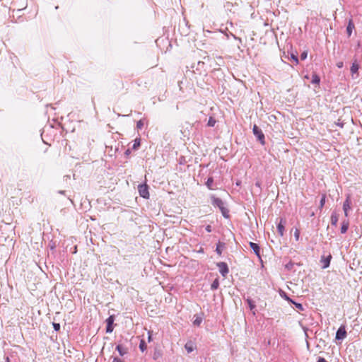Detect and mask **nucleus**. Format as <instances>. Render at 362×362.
I'll return each instance as SVG.
<instances>
[{"label": "nucleus", "mask_w": 362, "mask_h": 362, "mask_svg": "<svg viewBox=\"0 0 362 362\" xmlns=\"http://www.w3.org/2000/svg\"><path fill=\"white\" fill-rule=\"evenodd\" d=\"M252 132L254 135L256 136L257 139L260 142L262 145H264L265 144V137L262 131L255 124L252 128Z\"/></svg>", "instance_id": "nucleus-1"}, {"label": "nucleus", "mask_w": 362, "mask_h": 362, "mask_svg": "<svg viewBox=\"0 0 362 362\" xmlns=\"http://www.w3.org/2000/svg\"><path fill=\"white\" fill-rule=\"evenodd\" d=\"M138 190L139 195L144 198V199H148L149 198V192H148V186L146 183L141 184L138 186Z\"/></svg>", "instance_id": "nucleus-2"}, {"label": "nucleus", "mask_w": 362, "mask_h": 362, "mask_svg": "<svg viewBox=\"0 0 362 362\" xmlns=\"http://www.w3.org/2000/svg\"><path fill=\"white\" fill-rule=\"evenodd\" d=\"M347 333L344 325H341L336 332V340L341 341L346 337Z\"/></svg>", "instance_id": "nucleus-3"}, {"label": "nucleus", "mask_w": 362, "mask_h": 362, "mask_svg": "<svg viewBox=\"0 0 362 362\" xmlns=\"http://www.w3.org/2000/svg\"><path fill=\"white\" fill-rule=\"evenodd\" d=\"M216 266L218 267L219 272L222 275V276L226 277V276L229 273L228 264L224 262H218L216 264Z\"/></svg>", "instance_id": "nucleus-4"}, {"label": "nucleus", "mask_w": 362, "mask_h": 362, "mask_svg": "<svg viewBox=\"0 0 362 362\" xmlns=\"http://www.w3.org/2000/svg\"><path fill=\"white\" fill-rule=\"evenodd\" d=\"M114 321H115L114 315H110L106 319L105 322L107 324V326H106V332L107 333L112 332L113 329H114V327H113Z\"/></svg>", "instance_id": "nucleus-5"}, {"label": "nucleus", "mask_w": 362, "mask_h": 362, "mask_svg": "<svg viewBox=\"0 0 362 362\" xmlns=\"http://www.w3.org/2000/svg\"><path fill=\"white\" fill-rule=\"evenodd\" d=\"M351 204L350 195L348 194L346 200L343 203V210L346 217L349 216V210L351 209Z\"/></svg>", "instance_id": "nucleus-6"}, {"label": "nucleus", "mask_w": 362, "mask_h": 362, "mask_svg": "<svg viewBox=\"0 0 362 362\" xmlns=\"http://www.w3.org/2000/svg\"><path fill=\"white\" fill-rule=\"evenodd\" d=\"M332 258V257L330 254L327 256L322 255L321 257L320 262L322 263V269H326L329 267L330 261H331Z\"/></svg>", "instance_id": "nucleus-7"}, {"label": "nucleus", "mask_w": 362, "mask_h": 362, "mask_svg": "<svg viewBox=\"0 0 362 362\" xmlns=\"http://www.w3.org/2000/svg\"><path fill=\"white\" fill-rule=\"evenodd\" d=\"M286 223V221L284 218H280V221L277 225V230L280 236H283L285 230V225Z\"/></svg>", "instance_id": "nucleus-8"}, {"label": "nucleus", "mask_w": 362, "mask_h": 362, "mask_svg": "<svg viewBox=\"0 0 362 362\" xmlns=\"http://www.w3.org/2000/svg\"><path fill=\"white\" fill-rule=\"evenodd\" d=\"M249 245H250L251 249L254 251L255 254L259 258H260L261 257V256H260V247L259 246V245L257 244V243H252V242H250Z\"/></svg>", "instance_id": "nucleus-9"}, {"label": "nucleus", "mask_w": 362, "mask_h": 362, "mask_svg": "<svg viewBox=\"0 0 362 362\" xmlns=\"http://www.w3.org/2000/svg\"><path fill=\"white\" fill-rule=\"evenodd\" d=\"M211 199H212V204L215 206L218 207L219 209H221V207H223V206H225L224 202L220 198H218L216 197H212Z\"/></svg>", "instance_id": "nucleus-10"}, {"label": "nucleus", "mask_w": 362, "mask_h": 362, "mask_svg": "<svg viewBox=\"0 0 362 362\" xmlns=\"http://www.w3.org/2000/svg\"><path fill=\"white\" fill-rule=\"evenodd\" d=\"M355 29V25L351 18L349 19L347 26H346V33L349 37H350L352 34L353 30Z\"/></svg>", "instance_id": "nucleus-11"}, {"label": "nucleus", "mask_w": 362, "mask_h": 362, "mask_svg": "<svg viewBox=\"0 0 362 362\" xmlns=\"http://www.w3.org/2000/svg\"><path fill=\"white\" fill-rule=\"evenodd\" d=\"M225 247H226V244L224 243H223V242L219 241L216 244V252L218 255H221L222 252H223V250L225 248Z\"/></svg>", "instance_id": "nucleus-12"}, {"label": "nucleus", "mask_w": 362, "mask_h": 362, "mask_svg": "<svg viewBox=\"0 0 362 362\" xmlns=\"http://www.w3.org/2000/svg\"><path fill=\"white\" fill-rule=\"evenodd\" d=\"M349 226V222L348 220L343 221L341 226V233H346L348 230Z\"/></svg>", "instance_id": "nucleus-13"}, {"label": "nucleus", "mask_w": 362, "mask_h": 362, "mask_svg": "<svg viewBox=\"0 0 362 362\" xmlns=\"http://www.w3.org/2000/svg\"><path fill=\"white\" fill-rule=\"evenodd\" d=\"M359 69V65L356 62H354L352 63L350 71L351 73V75L354 76L355 74L358 73V71Z\"/></svg>", "instance_id": "nucleus-14"}, {"label": "nucleus", "mask_w": 362, "mask_h": 362, "mask_svg": "<svg viewBox=\"0 0 362 362\" xmlns=\"http://www.w3.org/2000/svg\"><path fill=\"white\" fill-rule=\"evenodd\" d=\"M339 220V215L336 212H332L331 215V224L337 226Z\"/></svg>", "instance_id": "nucleus-15"}, {"label": "nucleus", "mask_w": 362, "mask_h": 362, "mask_svg": "<svg viewBox=\"0 0 362 362\" xmlns=\"http://www.w3.org/2000/svg\"><path fill=\"white\" fill-rule=\"evenodd\" d=\"M194 317L193 325L197 327L200 326L203 320L202 317L199 315H194Z\"/></svg>", "instance_id": "nucleus-16"}, {"label": "nucleus", "mask_w": 362, "mask_h": 362, "mask_svg": "<svg viewBox=\"0 0 362 362\" xmlns=\"http://www.w3.org/2000/svg\"><path fill=\"white\" fill-rule=\"evenodd\" d=\"M206 185L211 190L216 189V187L214 186V178L212 177L208 178Z\"/></svg>", "instance_id": "nucleus-17"}, {"label": "nucleus", "mask_w": 362, "mask_h": 362, "mask_svg": "<svg viewBox=\"0 0 362 362\" xmlns=\"http://www.w3.org/2000/svg\"><path fill=\"white\" fill-rule=\"evenodd\" d=\"M116 350L119 352L121 356H123L124 354L127 353V349L123 348L120 344L116 346Z\"/></svg>", "instance_id": "nucleus-18"}, {"label": "nucleus", "mask_w": 362, "mask_h": 362, "mask_svg": "<svg viewBox=\"0 0 362 362\" xmlns=\"http://www.w3.org/2000/svg\"><path fill=\"white\" fill-rule=\"evenodd\" d=\"M141 146V139L136 138L134 141V144L132 146L133 150H137Z\"/></svg>", "instance_id": "nucleus-19"}, {"label": "nucleus", "mask_w": 362, "mask_h": 362, "mask_svg": "<svg viewBox=\"0 0 362 362\" xmlns=\"http://www.w3.org/2000/svg\"><path fill=\"white\" fill-rule=\"evenodd\" d=\"M220 211L223 217L226 218H229V211L225 206L221 207Z\"/></svg>", "instance_id": "nucleus-20"}, {"label": "nucleus", "mask_w": 362, "mask_h": 362, "mask_svg": "<svg viewBox=\"0 0 362 362\" xmlns=\"http://www.w3.org/2000/svg\"><path fill=\"white\" fill-rule=\"evenodd\" d=\"M320 82V76L316 74H313L312 76L311 83L313 84H319Z\"/></svg>", "instance_id": "nucleus-21"}, {"label": "nucleus", "mask_w": 362, "mask_h": 362, "mask_svg": "<svg viewBox=\"0 0 362 362\" xmlns=\"http://www.w3.org/2000/svg\"><path fill=\"white\" fill-rule=\"evenodd\" d=\"M295 263L292 261H289L287 264H285V269L288 271H291L293 269V266Z\"/></svg>", "instance_id": "nucleus-22"}, {"label": "nucleus", "mask_w": 362, "mask_h": 362, "mask_svg": "<svg viewBox=\"0 0 362 362\" xmlns=\"http://www.w3.org/2000/svg\"><path fill=\"white\" fill-rule=\"evenodd\" d=\"M219 281L218 279H216L211 285V290H216L218 288Z\"/></svg>", "instance_id": "nucleus-23"}, {"label": "nucleus", "mask_w": 362, "mask_h": 362, "mask_svg": "<svg viewBox=\"0 0 362 362\" xmlns=\"http://www.w3.org/2000/svg\"><path fill=\"white\" fill-rule=\"evenodd\" d=\"M216 123V120L213 117H210L208 120L207 126L210 127H214Z\"/></svg>", "instance_id": "nucleus-24"}, {"label": "nucleus", "mask_w": 362, "mask_h": 362, "mask_svg": "<svg viewBox=\"0 0 362 362\" xmlns=\"http://www.w3.org/2000/svg\"><path fill=\"white\" fill-rule=\"evenodd\" d=\"M246 301L248 304V306H249L250 310H253L255 308V304L254 301L250 298H247L246 300Z\"/></svg>", "instance_id": "nucleus-25"}, {"label": "nucleus", "mask_w": 362, "mask_h": 362, "mask_svg": "<svg viewBox=\"0 0 362 362\" xmlns=\"http://www.w3.org/2000/svg\"><path fill=\"white\" fill-rule=\"evenodd\" d=\"M147 348V345L146 344V342L144 341V340H141L140 341V344H139V349L140 350L144 352Z\"/></svg>", "instance_id": "nucleus-26"}, {"label": "nucleus", "mask_w": 362, "mask_h": 362, "mask_svg": "<svg viewBox=\"0 0 362 362\" xmlns=\"http://www.w3.org/2000/svg\"><path fill=\"white\" fill-rule=\"evenodd\" d=\"M185 349L187 350V351L188 353H191L192 351H193L194 350V347L192 346V343H187L185 345Z\"/></svg>", "instance_id": "nucleus-27"}, {"label": "nucleus", "mask_w": 362, "mask_h": 362, "mask_svg": "<svg viewBox=\"0 0 362 362\" xmlns=\"http://www.w3.org/2000/svg\"><path fill=\"white\" fill-rule=\"evenodd\" d=\"M325 200H326V194H323L322 195V197H321V199L320 202V209L323 208V206H325Z\"/></svg>", "instance_id": "nucleus-28"}, {"label": "nucleus", "mask_w": 362, "mask_h": 362, "mask_svg": "<svg viewBox=\"0 0 362 362\" xmlns=\"http://www.w3.org/2000/svg\"><path fill=\"white\" fill-rule=\"evenodd\" d=\"M292 303L295 305V307L299 310H303L304 308H303V306L301 303H297V302H295V301H292Z\"/></svg>", "instance_id": "nucleus-29"}, {"label": "nucleus", "mask_w": 362, "mask_h": 362, "mask_svg": "<svg viewBox=\"0 0 362 362\" xmlns=\"http://www.w3.org/2000/svg\"><path fill=\"white\" fill-rule=\"evenodd\" d=\"M291 59L295 62L296 64H298V56L293 53H292L291 54Z\"/></svg>", "instance_id": "nucleus-30"}, {"label": "nucleus", "mask_w": 362, "mask_h": 362, "mask_svg": "<svg viewBox=\"0 0 362 362\" xmlns=\"http://www.w3.org/2000/svg\"><path fill=\"white\" fill-rule=\"evenodd\" d=\"M144 127V121L143 119H140L136 123L137 129H141Z\"/></svg>", "instance_id": "nucleus-31"}, {"label": "nucleus", "mask_w": 362, "mask_h": 362, "mask_svg": "<svg viewBox=\"0 0 362 362\" xmlns=\"http://www.w3.org/2000/svg\"><path fill=\"white\" fill-rule=\"evenodd\" d=\"M294 237H295V239H296V241H298L299 240V237H300V230H299V229L296 228L295 232H294Z\"/></svg>", "instance_id": "nucleus-32"}, {"label": "nucleus", "mask_w": 362, "mask_h": 362, "mask_svg": "<svg viewBox=\"0 0 362 362\" xmlns=\"http://www.w3.org/2000/svg\"><path fill=\"white\" fill-rule=\"evenodd\" d=\"M52 325H53V328L55 331H57V332L59 331V329H60V324L59 323L53 322Z\"/></svg>", "instance_id": "nucleus-33"}, {"label": "nucleus", "mask_w": 362, "mask_h": 362, "mask_svg": "<svg viewBox=\"0 0 362 362\" xmlns=\"http://www.w3.org/2000/svg\"><path fill=\"white\" fill-rule=\"evenodd\" d=\"M307 56H308L307 52L305 51V52H302L300 54V59L305 60L307 58Z\"/></svg>", "instance_id": "nucleus-34"}, {"label": "nucleus", "mask_w": 362, "mask_h": 362, "mask_svg": "<svg viewBox=\"0 0 362 362\" xmlns=\"http://www.w3.org/2000/svg\"><path fill=\"white\" fill-rule=\"evenodd\" d=\"M112 362H123V361L118 357H115Z\"/></svg>", "instance_id": "nucleus-35"}, {"label": "nucleus", "mask_w": 362, "mask_h": 362, "mask_svg": "<svg viewBox=\"0 0 362 362\" xmlns=\"http://www.w3.org/2000/svg\"><path fill=\"white\" fill-rule=\"evenodd\" d=\"M317 362H327L324 358L319 357Z\"/></svg>", "instance_id": "nucleus-36"}, {"label": "nucleus", "mask_w": 362, "mask_h": 362, "mask_svg": "<svg viewBox=\"0 0 362 362\" xmlns=\"http://www.w3.org/2000/svg\"><path fill=\"white\" fill-rule=\"evenodd\" d=\"M206 230L209 233L211 232V226L210 225L206 226Z\"/></svg>", "instance_id": "nucleus-37"}, {"label": "nucleus", "mask_w": 362, "mask_h": 362, "mask_svg": "<svg viewBox=\"0 0 362 362\" xmlns=\"http://www.w3.org/2000/svg\"><path fill=\"white\" fill-rule=\"evenodd\" d=\"M337 66L338 68H341L343 66V62H340L337 64Z\"/></svg>", "instance_id": "nucleus-38"}, {"label": "nucleus", "mask_w": 362, "mask_h": 362, "mask_svg": "<svg viewBox=\"0 0 362 362\" xmlns=\"http://www.w3.org/2000/svg\"><path fill=\"white\" fill-rule=\"evenodd\" d=\"M285 299L287 300L288 301L291 302L292 303V301H293L292 299H291L288 296H287L286 295H285Z\"/></svg>", "instance_id": "nucleus-39"}, {"label": "nucleus", "mask_w": 362, "mask_h": 362, "mask_svg": "<svg viewBox=\"0 0 362 362\" xmlns=\"http://www.w3.org/2000/svg\"><path fill=\"white\" fill-rule=\"evenodd\" d=\"M131 153V150L129 148L127 149L125 151V154L127 156L129 155Z\"/></svg>", "instance_id": "nucleus-40"}, {"label": "nucleus", "mask_w": 362, "mask_h": 362, "mask_svg": "<svg viewBox=\"0 0 362 362\" xmlns=\"http://www.w3.org/2000/svg\"><path fill=\"white\" fill-rule=\"evenodd\" d=\"M201 64V62H198V64L199 65ZM202 64H204V62H202Z\"/></svg>", "instance_id": "nucleus-41"}]
</instances>
